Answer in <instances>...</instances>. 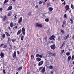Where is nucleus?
Masks as SVG:
<instances>
[{
  "mask_svg": "<svg viewBox=\"0 0 74 74\" xmlns=\"http://www.w3.org/2000/svg\"><path fill=\"white\" fill-rule=\"evenodd\" d=\"M36 27H40V28H42V25L41 24L36 23Z\"/></svg>",
  "mask_w": 74,
  "mask_h": 74,
  "instance_id": "1",
  "label": "nucleus"
},
{
  "mask_svg": "<svg viewBox=\"0 0 74 74\" xmlns=\"http://www.w3.org/2000/svg\"><path fill=\"white\" fill-rule=\"evenodd\" d=\"M47 53L49 55L51 56H56V53H52L50 51H48Z\"/></svg>",
  "mask_w": 74,
  "mask_h": 74,
  "instance_id": "2",
  "label": "nucleus"
},
{
  "mask_svg": "<svg viewBox=\"0 0 74 74\" xmlns=\"http://www.w3.org/2000/svg\"><path fill=\"white\" fill-rule=\"evenodd\" d=\"M21 31L22 33H23L24 36H25V28H22Z\"/></svg>",
  "mask_w": 74,
  "mask_h": 74,
  "instance_id": "3",
  "label": "nucleus"
},
{
  "mask_svg": "<svg viewBox=\"0 0 74 74\" xmlns=\"http://www.w3.org/2000/svg\"><path fill=\"white\" fill-rule=\"evenodd\" d=\"M51 48L53 50H54L55 49V45L53 44V45H51Z\"/></svg>",
  "mask_w": 74,
  "mask_h": 74,
  "instance_id": "4",
  "label": "nucleus"
},
{
  "mask_svg": "<svg viewBox=\"0 0 74 74\" xmlns=\"http://www.w3.org/2000/svg\"><path fill=\"white\" fill-rule=\"evenodd\" d=\"M50 40H55V36L52 35L49 38Z\"/></svg>",
  "mask_w": 74,
  "mask_h": 74,
  "instance_id": "5",
  "label": "nucleus"
},
{
  "mask_svg": "<svg viewBox=\"0 0 74 74\" xmlns=\"http://www.w3.org/2000/svg\"><path fill=\"white\" fill-rule=\"evenodd\" d=\"M38 57L41 58H42V55L38 54H37L36 55V58H37Z\"/></svg>",
  "mask_w": 74,
  "mask_h": 74,
  "instance_id": "6",
  "label": "nucleus"
},
{
  "mask_svg": "<svg viewBox=\"0 0 74 74\" xmlns=\"http://www.w3.org/2000/svg\"><path fill=\"white\" fill-rule=\"evenodd\" d=\"M43 63H44V61H42L39 63L38 66H41L42 65Z\"/></svg>",
  "mask_w": 74,
  "mask_h": 74,
  "instance_id": "7",
  "label": "nucleus"
},
{
  "mask_svg": "<svg viewBox=\"0 0 74 74\" xmlns=\"http://www.w3.org/2000/svg\"><path fill=\"white\" fill-rule=\"evenodd\" d=\"M12 6H10L8 8L7 10L8 11H10V10H12Z\"/></svg>",
  "mask_w": 74,
  "mask_h": 74,
  "instance_id": "8",
  "label": "nucleus"
},
{
  "mask_svg": "<svg viewBox=\"0 0 74 74\" xmlns=\"http://www.w3.org/2000/svg\"><path fill=\"white\" fill-rule=\"evenodd\" d=\"M13 58H16V52L15 51H14V53L13 54Z\"/></svg>",
  "mask_w": 74,
  "mask_h": 74,
  "instance_id": "9",
  "label": "nucleus"
},
{
  "mask_svg": "<svg viewBox=\"0 0 74 74\" xmlns=\"http://www.w3.org/2000/svg\"><path fill=\"white\" fill-rule=\"evenodd\" d=\"M22 17H21L19 19L18 23H20L22 22Z\"/></svg>",
  "mask_w": 74,
  "mask_h": 74,
  "instance_id": "10",
  "label": "nucleus"
},
{
  "mask_svg": "<svg viewBox=\"0 0 74 74\" xmlns=\"http://www.w3.org/2000/svg\"><path fill=\"white\" fill-rule=\"evenodd\" d=\"M0 56H1V58H3L4 56V54L3 52H1V53Z\"/></svg>",
  "mask_w": 74,
  "mask_h": 74,
  "instance_id": "11",
  "label": "nucleus"
},
{
  "mask_svg": "<svg viewBox=\"0 0 74 74\" xmlns=\"http://www.w3.org/2000/svg\"><path fill=\"white\" fill-rule=\"evenodd\" d=\"M65 8L66 9V10H69V5H66L65 6Z\"/></svg>",
  "mask_w": 74,
  "mask_h": 74,
  "instance_id": "12",
  "label": "nucleus"
},
{
  "mask_svg": "<svg viewBox=\"0 0 74 74\" xmlns=\"http://www.w3.org/2000/svg\"><path fill=\"white\" fill-rule=\"evenodd\" d=\"M41 72L44 73L45 72V67H44L43 69L41 71Z\"/></svg>",
  "mask_w": 74,
  "mask_h": 74,
  "instance_id": "13",
  "label": "nucleus"
},
{
  "mask_svg": "<svg viewBox=\"0 0 74 74\" xmlns=\"http://www.w3.org/2000/svg\"><path fill=\"white\" fill-rule=\"evenodd\" d=\"M21 31H22V30L21 29H20L18 31L17 33V35H19L20 33H21Z\"/></svg>",
  "mask_w": 74,
  "mask_h": 74,
  "instance_id": "14",
  "label": "nucleus"
},
{
  "mask_svg": "<svg viewBox=\"0 0 74 74\" xmlns=\"http://www.w3.org/2000/svg\"><path fill=\"white\" fill-rule=\"evenodd\" d=\"M23 38H24V36L22 35V36L21 37V40L23 41Z\"/></svg>",
  "mask_w": 74,
  "mask_h": 74,
  "instance_id": "15",
  "label": "nucleus"
},
{
  "mask_svg": "<svg viewBox=\"0 0 74 74\" xmlns=\"http://www.w3.org/2000/svg\"><path fill=\"white\" fill-rule=\"evenodd\" d=\"M36 60L38 62H39L41 60V59L40 58H37L36 59Z\"/></svg>",
  "mask_w": 74,
  "mask_h": 74,
  "instance_id": "16",
  "label": "nucleus"
},
{
  "mask_svg": "<svg viewBox=\"0 0 74 74\" xmlns=\"http://www.w3.org/2000/svg\"><path fill=\"white\" fill-rule=\"evenodd\" d=\"M49 10L50 11H52V10H53V8L52 7H49Z\"/></svg>",
  "mask_w": 74,
  "mask_h": 74,
  "instance_id": "17",
  "label": "nucleus"
},
{
  "mask_svg": "<svg viewBox=\"0 0 74 74\" xmlns=\"http://www.w3.org/2000/svg\"><path fill=\"white\" fill-rule=\"evenodd\" d=\"M71 56H69L68 58V61H70V59H71Z\"/></svg>",
  "mask_w": 74,
  "mask_h": 74,
  "instance_id": "18",
  "label": "nucleus"
},
{
  "mask_svg": "<svg viewBox=\"0 0 74 74\" xmlns=\"http://www.w3.org/2000/svg\"><path fill=\"white\" fill-rule=\"evenodd\" d=\"M49 20V19L46 18L45 19V22H48Z\"/></svg>",
  "mask_w": 74,
  "mask_h": 74,
  "instance_id": "19",
  "label": "nucleus"
},
{
  "mask_svg": "<svg viewBox=\"0 0 74 74\" xmlns=\"http://www.w3.org/2000/svg\"><path fill=\"white\" fill-rule=\"evenodd\" d=\"M70 55V52H67L66 53V55L67 56H69Z\"/></svg>",
  "mask_w": 74,
  "mask_h": 74,
  "instance_id": "20",
  "label": "nucleus"
},
{
  "mask_svg": "<svg viewBox=\"0 0 74 74\" xmlns=\"http://www.w3.org/2000/svg\"><path fill=\"white\" fill-rule=\"evenodd\" d=\"M5 33L8 36H10V35L9 34V33L8 32H5Z\"/></svg>",
  "mask_w": 74,
  "mask_h": 74,
  "instance_id": "21",
  "label": "nucleus"
},
{
  "mask_svg": "<svg viewBox=\"0 0 74 74\" xmlns=\"http://www.w3.org/2000/svg\"><path fill=\"white\" fill-rule=\"evenodd\" d=\"M9 49H12V46L11 45V44H9Z\"/></svg>",
  "mask_w": 74,
  "mask_h": 74,
  "instance_id": "22",
  "label": "nucleus"
},
{
  "mask_svg": "<svg viewBox=\"0 0 74 74\" xmlns=\"http://www.w3.org/2000/svg\"><path fill=\"white\" fill-rule=\"evenodd\" d=\"M64 50H62L61 51V55H62L63 53H64Z\"/></svg>",
  "mask_w": 74,
  "mask_h": 74,
  "instance_id": "23",
  "label": "nucleus"
},
{
  "mask_svg": "<svg viewBox=\"0 0 74 74\" xmlns=\"http://www.w3.org/2000/svg\"><path fill=\"white\" fill-rule=\"evenodd\" d=\"M71 8H72V9H73V10L74 9V6H73V4H71Z\"/></svg>",
  "mask_w": 74,
  "mask_h": 74,
  "instance_id": "24",
  "label": "nucleus"
},
{
  "mask_svg": "<svg viewBox=\"0 0 74 74\" xmlns=\"http://www.w3.org/2000/svg\"><path fill=\"white\" fill-rule=\"evenodd\" d=\"M22 66H21L18 68V70H19V71L20 70H22Z\"/></svg>",
  "mask_w": 74,
  "mask_h": 74,
  "instance_id": "25",
  "label": "nucleus"
},
{
  "mask_svg": "<svg viewBox=\"0 0 74 74\" xmlns=\"http://www.w3.org/2000/svg\"><path fill=\"white\" fill-rule=\"evenodd\" d=\"M49 69H52L53 68V66L52 65H50L49 67Z\"/></svg>",
  "mask_w": 74,
  "mask_h": 74,
  "instance_id": "26",
  "label": "nucleus"
},
{
  "mask_svg": "<svg viewBox=\"0 0 74 74\" xmlns=\"http://www.w3.org/2000/svg\"><path fill=\"white\" fill-rule=\"evenodd\" d=\"M10 27H13V23L12 22H11L10 23Z\"/></svg>",
  "mask_w": 74,
  "mask_h": 74,
  "instance_id": "27",
  "label": "nucleus"
},
{
  "mask_svg": "<svg viewBox=\"0 0 74 74\" xmlns=\"http://www.w3.org/2000/svg\"><path fill=\"white\" fill-rule=\"evenodd\" d=\"M7 16H5L3 18L4 21H5V20L6 19V18H7Z\"/></svg>",
  "mask_w": 74,
  "mask_h": 74,
  "instance_id": "28",
  "label": "nucleus"
},
{
  "mask_svg": "<svg viewBox=\"0 0 74 74\" xmlns=\"http://www.w3.org/2000/svg\"><path fill=\"white\" fill-rule=\"evenodd\" d=\"M70 21H71V24H73V20H72V19H70Z\"/></svg>",
  "mask_w": 74,
  "mask_h": 74,
  "instance_id": "29",
  "label": "nucleus"
},
{
  "mask_svg": "<svg viewBox=\"0 0 74 74\" xmlns=\"http://www.w3.org/2000/svg\"><path fill=\"white\" fill-rule=\"evenodd\" d=\"M34 58V56H33V55H31V59H33V58Z\"/></svg>",
  "mask_w": 74,
  "mask_h": 74,
  "instance_id": "30",
  "label": "nucleus"
},
{
  "mask_svg": "<svg viewBox=\"0 0 74 74\" xmlns=\"http://www.w3.org/2000/svg\"><path fill=\"white\" fill-rule=\"evenodd\" d=\"M11 12H10L8 13V16H11Z\"/></svg>",
  "mask_w": 74,
  "mask_h": 74,
  "instance_id": "31",
  "label": "nucleus"
},
{
  "mask_svg": "<svg viewBox=\"0 0 74 74\" xmlns=\"http://www.w3.org/2000/svg\"><path fill=\"white\" fill-rule=\"evenodd\" d=\"M47 7H49V6H51L50 5V4L49 3H47Z\"/></svg>",
  "mask_w": 74,
  "mask_h": 74,
  "instance_id": "32",
  "label": "nucleus"
},
{
  "mask_svg": "<svg viewBox=\"0 0 74 74\" xmlns=\"http://www.w3.org/2000/svg\"><path fill=\"white\" fill-rule=\"evenodd\" d=\"M61 32L62 33H63V34H64V33H65L64 31H63V30H61Z\"/></svg>",
  "mask_w": 74,
  "mask_h": 74,
  "instance_id": "33",
  "label": "nucleus"
},
{
  "mask_svg": "<svg viewBox=\"0 0 74 74\" xmlns=\"http://www.w3.org/2000/svg\"><path fill=\"white\" fill-rule=\"evenodd\" d=\"M8 1V0H5V1L4 2V4H5Z\"/></svg>",
  "mask_w": 74,
  "mask_h": 74,
  "instance_id": "34",
  "label": "nucleus"
},
{
  "mask_svg": "<svg viewBox=\"0 0 74 74\" xmlns=\"http://www.w3.org/2000/svg\"><path fill=\"white\" fill-rule=\"evenodd\" d=\"M3 73L4 74H6V72H5V70L4 69H3Z\"/></svg>",
  "mask_w": 74,
  "mask_h": 74,
  "instance_id": "35",
  "label": "nucleus"
},
{
  "mask_svg": "<svg viewBox=\"0 0 74 74\" xmlns=\"http://www.w3.org/2000/svg\"><path fill=\"white\" fill-rule=\"evenodd\" d=\"M43 68V67H40L39 68V71H40V70H42V69Z\"/></svg>",
  "mask_w": 74,
  "mask_h": 74,
  "instance_id": "36",
  "label": "nucleus"
},
{
  "mask_svg": "<svg viewBox=\"0 0 74 74\" xmlns=\"http://www.w3.org/2000/svg\"><path fill=\"white\" fill-rule=\"evenodd\" d=\"M67 37L66 36H65L64 38V40L65 41V40H67Z\"/></svg>",
  "mask_w": 74,
  "mask_h": 74,
  "instance_id": "37",
  "label": "nucleus"
},
{
  "mask_svg": "<svg viewBox=\"0 0 74 74\" xmlns=\"http://www.w3.org/2000/svg\"><path fill=\"white\" fill-rule=\"evenodd\" d=\"M64 16L65 18H67V16L66 15V14H65L64 15Z\"/></svg>",
  "mask_w": 74,
  "mask_h": 74,
  "instance_id": "38",
  "label": "nucleus"
},
{
  "mask_svg": "<svg viewBox=\"0 0 74 74\" xmlns=\"http://www.w3.org/2000/svg\"><path fill=\"white\" fill-rule=\"evenodd\" d=\"M74 55L73 54V55H72V58H71L72 60H73V59H74Z\"/></svg>",
  "mask_w": 74,
  "mask_h": 74,
  "instance_id": "39",
  "label": "nucleus"
},
{
  "mask_svg": "<svg viewBox=\"0 0 74 74\" xmlns=\"http://www.w3.org/2000/svg\"><path fill=\"white\" fill-rule=\"evenodd\" d=\"M69 36H70V34H68L67 36H66V37L67 38H69Z\"/></svg>",
  "mask_w": 74,
  "mask_h": 74,
  "instance_id": "40",
  "label": "nucleus"
},
{
  "mask_svg": "<svg viewBox=\"0 0 74 74\" xmlns=\"http://www.w3.org/2000/svg\"><path fill=\"white\" fill-rule=\"evenodd\" d=\"M56 24L57 25H59V21H57L56 22Z\"/></svg>",
  "mask_w": 74,
  "mask_h": 74,
  "instance_id": "41",
  "label": "nucleus"
},
{
  "mask_svg": "<svg viewBox=\"0 0 74 74\" xmlns=\"http://www.w3.org/2000/svg\"><path fill=\"white\" fill-rule=\"evenodd\" d=\"M2 11H3V8H0V11L1 12H2Z\"/></svg>",
  "mask_w": 74,
  "mask_h": 74,
  "instance_id": "42",
  "label": "nucleus"
},
{
  "mask_svg": "<svg viewBox=\"0 0 74 74\" xmlns=\"http://www.w3.org/2000/svg\"><path fill=\"white\" fill-rule=\"evenodd\" d=\"M2 37H3V38H4V37H5V34H3L2 35Z\"/></svg>",
  "mask_w": 74,
  "mask_h": 74,
  "instance_id": "43",
  "label": "nucleus"
},
{
  "mask_svg": "<svg viewBox=\"0 0 74 74\" xmlns=\"http://www.w3.org/2000/svg\"><path fill=\"white\" fill-rule=\"evenodd\" d=\"M51 74H53V71L52 70L51 71Z\"/></svg>",
  "mask_w": 74,
  "mask_h": 74,
  "instance_id": "44",
  "label": "nucleus"
},
{
  "mask_svg": "<svg viewBox=\"0 0 74 74\" xmlns=\"http://www.w3.org/2000/svg\"><path fill=\"white\" fill-rule=\"evenodd\" d=\"M39 38L40 39V40L41 41V36H39Z\"/></svg>",
  "mask_w": 74,
  "mask_h": 74,
  "instance_id": "45",
  "label": "nucleus"
},
{
  "mask_svg": "<svg viewBox=\"0 0 74 74\" xmlns=\"http://www.w3.org/2000/svg\"><path fill=\"white\" fill-rule=\"evenodd\" d=\"M39 3L40 4H41L42 3V1H40Z\"/></svg>",
  "mask_w": 74,
  "mask_h": 74,
  "instance_id": "46",
  "label": "nucleus"
},
{
  "mask_svg": "<svg viewBox=\"0 0 74 74\" xmlns=\"http://www.w3.org/2000/svg\"><path fill=\"white\" fill-rule=\"evenodd\" d=\"M31 12H29V13H28V15H29V16H30V15H31Z\"/></svg>",
  "mask_w": 74,
  "mask_h": 74,
  "instance_id": "47",
  "label": "nucleus"
},
{
  "mask_svg": "<svg viewBox=\"0 0 74 74\" xmlns=\"http://www.w3.org/2000/svg\"><path fill=\"white\" fill-rule=\"evenodd\" d=\"M3 45H4V44H3L0 45V47H2V46H3Z\"/></svg>",
  "mask_w": 74,
  "mask_h": 74,
  "instance_id": "48",
  "label": "nucleus"
},
{
  "mask_svg": "<svg viewBox=\"0 0 74 74\" xmlns=\"http://www.w3.org/2000/svg\"><path fill=\"white\" fill-rule=\"evenodd\" d=\"M66 23V21H64L63 22V25H65Z\"/></svg>",
  "mask_w": 74,
  "mask_h": 74,
  "instance_id": "49",
  "label": "nucleus"
},
{
  "mask_svg": "<svg viewBox=\"0 0 74 74\" xmlns=\"http://www.w3.org/2000/svg\"><path fill=\"white\" fill-rule=\"evenodd\" d=\"M7 47V45H4V47L3 48H5Z\"/></svg>",
  "mask_w": 74,
  "mask_h": 74,
  "instance_id": "50",
  "label": "nucleus"
},
{
  "mask_svg": "<svg viewBox=\"0 0 74 74\" xmlns=\"http://www.w3.org/2000/svg\"><path fill=\"white\" fill-rule=\"evenodd\" d=\"M58 40H61V38H60V36H59V37L58 38Z\"/></svg>",
  "mask_w": 74,
  "mask_h": 74,
  "instance_id": "51",
  "label": "nucleus"
},
{
  "mask_svg": "<svg viewBox=\"0 0 74 74\" xmlns=\"http://www.w3.org/2000/svg\"><path fill=\"white\" fill-rule=\"evenodd\" d=\"M65 45V43L63 42L62 45V46H64V45Z\"/></svg>",
  "mask_w": 74,
  "mask_h": 74,
  "instance_id": "52",
  "label": "nucleus"
},
{
  "mask_svg": "<svg viewBox=\"0 0 74 74\" xmlns=\"http://www.w3.org/2000/svg\"><path fill=\"white\" fill-rule=\"evenodd\" d=\"M62 4H64V5H65L66 4V2L65 1L64 3H62Z\"/></svg>",
  "mask_w": 74,
  "mask_h": 74,
  "instance_id": "53",
  "label": "nucleus"
},
{
  "mask_svg": "<svg viewBox=\"0 0 74 74\" xmlns=\"http://www.w3.org/2000/svg\"><path fill=\"white\" fill-rule=\"evenodd\" d=\"M18 27H17V26H16L14 28L15 29H17V28Z\"/></svg>",
  "mask_w": 74,
  "mask_h": 74,
  "instance_id": "54",
  "label": "nucleus"
},
{
  "mask_svg": "<svg viewBox=\"0 0 74 74\" xmlns=\"http://www.w3.org/2000/svg\"><path fill=\"white\" fill-rule=\"evenodd\" d=\"M28 55H29V54H28V53H27V55H26L27 57V56H28Z\"/></svg>",
  "mask_w": 74,
  "mask_h": 74,
  "instance_id": "55",
  "label": "nucleus"
},
{
  "mask_svg": "<svg viewBox=\"0 0 74 74\" xmlns=\"http://www.w3.org/2000/svg\"><path fill=\"white\" fill-rule=\"evenodd\" d=\"M62 27H63V28L64 27V24H63V25H62Z\"/></svg>",
  "mask_w": 74,
  "mask_h": 74,
  "instance_id": "56",
  "label": "nucleus"
},
{
  "mask_svg": "<svg viewBox=\"0 0 74 74\" xmlns=\"http://www.w3.org/2000/svg\"><path fill=\"white\" fill-rule=\"evenodd\" d=\"M17 52L18 55H19V51H17Z\"/></svg>",
  "mask_w": 74,
  "mask_h": 74,
  "instance_id": "57",
  "label": "nucleus"
},
{
  "mask_svg": "<svg viewBox=\"0 0 74 74\" xmlns=\"http://www.w3.org/2000/svg\"><path fill=\"white\" fill-rule=\"evenodd\" d=\"M15 18L16 19H17V18H16V16H14Z\"/></svg>",
  "mask_w": 74,
  "mask_h": 74,
  "instance_id": "58",
  "label": "nucleus"
},
{
  "mask_svg": "<svg viewBox=\"0 0 74 74\" xmlns=\"http://www.w3.org/2000/svg\"><path fill=\"white\" fill-rule=\"evenodd\" d=\"M12 41L13 42H15V40L13 39L12 40Z\"/></svg>",
  "mask_w": 74,
  "mask_h": 74,
  "instance_id": "59",
  "label": "nucleus"
},
{
  "mask_svg": "<svg viewBox=\"0 0 74 74\" xmlns=\"http://www.w3.org/2000/svg\"><path fill=\"white\" fill-rule=\"evenodd\" d=\"M63 46L62 45L61 46V47H60V49H62V48H63Z\"/></svg>",
  "mask_w": 74,
  "mask_h": 74,
  "instance_id": "60",
  "label": "nucleus"
},
{
  "mask_svg": "<svg viewBox=\"0 0 74 74\" xmlns=\"http://www.w3.org/2000/svg\"><path fill=\"white\" fill-rule=\"evenodd\" d=\"M44 40H47V37H45L44 38Z\"/></svg>",
  "mask_w": 74,
  "mask_h": 74,
  "instance_id": "61",
  "label": "nucleus"
},
{
  "mask_svg": "<svg viewBox=\"0 0 74 74\" xmlns=\"http://www.w3.org/2000/svg\"><path fill=\"white\" fill-rule=\"evenodd\" d=\"M38 7V5H36L35 6L36 8H37Z\"/></svg>",
  "mask_w": 74,
  "mask_h": 74,
  "instance_id": "62",
  "label": "nucleus"
},
{
  "mask_svg": "<svg viewBox=\"0 0 74 74\" xmlns=\"http://www.w3.org/2000/svg\"><path fill=\"white\" fill-rule=\"evenodd\" d=\"M72 38H73V39H74V35L73 36Z\"/></svg>",
  "mask_w": 74,
  "mask_h": 74,
  "instance_id": "63",
  "label": "nucleus"
},
{
  "mask_svg": "<svg viewBox=\"0 0 74 74\" xmlns=\"http://www.w3.org/2000/svg\"><path fill=\"white\" fill-rule=\"evenodd\" d=\"M27 74H30V72H28L27 73Z\"/></svg>",
  "mask_w": 74,
  "mask_h": 74,
  "instance_id": "64",
  "label": "nucleus"
}]
</instances>
